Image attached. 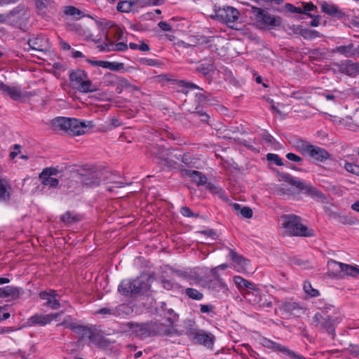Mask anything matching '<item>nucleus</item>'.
Returning <instances> with one entry per match:
<instances>
[{
	"instance_id": "obj_1",
	"label": "nucleus",
	"mask_w": 359,
	"mask_h": 359,
	"mask_svg": "<svg viewBox=\"0 0 359 359\" xmlns=\"http://www.w3.org/2000/svg\"><path fill=\"white\" fill-rule=\"evenodd\" d=\"M341 320L339 310L335 306L327 304L320 309V311L313 316V325L321 330H325L334 338L335 326Z\"/></svg>"
},
{
	"instance_id": "obj_2",
	"label": "nucleus",
	"mask_w": 359,
	"mask_h": 359,
	"mask_svg": "<svg viewBox=\"0 0 359 359\" xmlns=\"http://www.w3.org/2000/svg\"><path fill=\"white\" fill-rule=\"evenodd\" d=\"M51 126L55 132H64L69 135H81L86 133L87 126L76 118L57 117L51 121Z\"/></svg>"
},
{
	"instance_id": "obj_3",
	"label": "nucleus",
	"mask_w": 359,
	"mask_h": 359,
	"mask_svg": "<svg viewBox=\"0 0 359 359\" xmlns=\"http://www.w3.org/2000/svg\"><path fill=\"white\" fill-rule=\"evenodd\" d=\"M282 226L285 233L292 236L311 237L314 235L313 231L309 229L301 222V218L294 215H287L282 217Z\"/></svg>"
},
{
	"instance_id": "obj_4",
	"label": "nucleus",
	"mask_w": 359,
	"mask_h": 359,
	"mask_svg": "<svg viewBox=\"0 0 359 359\" xmlns=\"http://www.w3.org/2000/svg\"><path fill=\"white\" fill-rule=\"evenodd\" d=\"M72 86L80 93H93L97 90L96 85L88 78V74L81 69L72 70L69 75Z\"/></svg>"
},
{
	"instance_id": "obj_5",
	"label": "nucleus",
	"mask_w": 359,
	"mask_h": 359,
	"mask_svg": "<svg viewBox=\"0 0 359 359\" xmlns=\"http://www.w3.org/2000/svg\"><path fill=\"white\" fill-rule=\"evenodd\" d=\"M252 13L260 29H273L279 27L282 24V19L279 16H275L262 8L252 7Z\"/></svg>"
},
{
	"instance_id": "obj_6",
	"label": "nucleus",
	"mask_w": 359,
	"mask_h": 359,
	"mask_svg": "<svg viewBox=\"0 0 359 359\" xmlns=\"http://www.w3.org/2000/svg\"><path fill=\"white\" fill-rule=\"evenodd\" d=\"M170 316L161 320L151 321L152 334L154 336L172 335L175 333L174 322L176 314L172 310L168 311Z\"/></svg>"
},
{
	"instance_id": "obj_7",
	"label": "nucleus",
	"mask_w": 359,
	"mask_h": 359,
	"mask_svg": "<svg viewBox=\"0 0 359 359\" xmlns=\"http://www.w3.org/2000/svg\"><path fill=\"white\" fill-rule=\"evenodd\" d=\"M243 297L250 304L259 308H271L273 306L272 302L267 299V296L262 293L256 284H255V287L243 292Z\"/></svg>"
},
{
	"instance_id": "obj_8",
	"label": "nucleus",
	"mask_w": 359,
	"mask_h": 359,
	"mask_svg": "<svg viewBox=\"0 0 359 359\" xmlns=\"http://www.w3.org/2000/svg\"><path fill=\"white\" fill-rule=\"evenodd\" d=\"M144 288H147V283L140 278H138L121 281L118 287V290L121 294L129 296L136 294Z\"/></svg>"
},
{
	"instance_id": "obj_9",
	"label": "nucleus",
	"mask_w": 359,
	"mask_h": 359,
	"mask_svg": "<svg viewBox=\"0 0 359 359\" xmlns=\"http://www.w3.org/2000/svg\"><path fill=\"white\" fill-rule=\"evenodd\" d=\"M216 17L225 22L229 27H233L231 23H234L239 18L240 13L237 9L231 6H224L215 10Z\"/></svg>"
},
{
	"instance_id": "obj_10",
	"label": "nucleus",
	"mask_w": 359,
	"mask_h": 359,
	"mask_svg": "<svg viewBox=\"0 0 359 359\" xmlns=\"http://www.w3.org/2000/svg\"><path fill=\"white\" fill-rule=\"evenodd\" d=\"M126 326L128 332L141 339L153 337L151 321L145 323H128Z\"/></svg>"
},
{
	"instance_id": "obj_11",
	"label": "nucleus",
	"mask_w": 359,
	"mask_h": 359,
	"mask_svg": "<svg viewBox=\"0 0 359 359\" xmlns=\"http://www.w3.org/2000/svg\"><path fill=\"white\" fill-rule=\"evenodd\" d=\"M109 174L107 171L101 170H95L89 172L87 175H81L79 177L81 182L86 186L96 187L102 181H105Z\"/></svg>"
},
{
	"instance_id": "obj_12",
	"label": "nucleus",
	"mask_w": 359,
	"mask_h": 359,
	"mask_svg": "<svg viewBox=\"0 0 359 359\" xmlns=\"http://www.w3.org/2000/svg\"><path fill=\"white\" fill-rule=\"evenodd\" d=\"M207 287L219 297L229 295V288L226 284L219 278L210 280L207 283Z\"/></svg>"
},
{
	"instance_id": "obj_13",
	"label": "nucleus",
	"mask_w": 359,
	"mask_h": 359,
	"mask_svg": "<svg viewBox=\"0 0 359 359\" xmlns=\"http://www.w3.org/2000/svg\"><path fill=\"white\" fill-rule=\"evenodd\" d=\"M58 173V170L55 168H46L39 175V179L41 184L44 186H48L51 188H55L57 186L59 181L57 179L53 177Z\"/></svg>"
},
{
	"instance_id": "obj_14",
	"label": "nucleus",
	"mask_w": 359,
	"mask_h": 359,
	"mask_svg": "<svg viewBox=\"0 0 359 359\" xmlns=\"http://www.w3.org/2000/svg\"><path fill=\"white\" fill-rule=\"evenodd\" d=\"M178 169L182 177L190 178L193 182L198 186L207 183L206 176L199 171L186 169L181 166H179Z\"/></svg>"
},
{
	"instance_id": "obj_15",
	"label": "nucleus",
	"mask_w": 359,
	"mask_h": 359,
	"mask_svg": "<svg viewBox=\"0 0 359 359\" xmlns=\"http://www.w3.org/2000/svg\"><path fill=\"white\" fill-rule=\"evenodd\" d=\"M60 313H50L44 315L42 313H36L31 316L28 320L27 323L29 326L34 325H41L44 326L47 324L50 323L53 320H56V318L59 316Z\"/></svg>"
},
{
	"instance_id": "obj_16",
	"label": "nucleus",
	"mask_w": 359,
	"mask_h": 359,
	"mask_svg": "<svg viewBox=\"0 0 359 359\" xmlns=\"http://www.w3.org/2000/svg\"><path fill=\"white\" fill-rule=\"evenodd\" d=\"M13 188L6 177H0V203H8L11 199Z\"/></svg>"
},
{
	"instance_id": "obj_17",
	"label": "nucleus",
	"mask_w": 359,
	"mask_h": 359,
	"mask_svg": "<svg viewBox=\"0 0 359 359\" xmlns=\"http://www.w3.org/2000/svg\"><path fill=\"white\" fill-rule=\"evenodd\" d=\"M144 6L145 4L142 0L122 1L117 4L116 9L121 13H130L137 11L138 8Z\"/></svg>"
},
{
	"instance_id": "obj_18",
	"label": "nucleus",
	"mask_w": 359,
	"mask_h": 359,
	"mask_svg": "<svg viewBox=\"0 0 359 359\" xmlns=\"http://www.w3.org/2000/svg\"><path fill=\"white\" fill-rule=\"evenodd\" d=\"M320 6L322 12L332 18L341 19L345 16V13L333 3L324 1L320 4Z\"/></svg>"
},
{
	"instance_id": "obj_19",
	"label": "nucleus",
	"mask_w": 359,
	"mask_h": 359,
	"mask_svg": "<svg viewBox=\"0 0 359 359\" xmlns=\"http://www.w3.org/2000/svg\"><path fill=\"white\" fill-rule=\"evenodd\" d=\"M41 299L46 300V306L53 309H57L60 307L59 300L57 299L58 294L55 290H50L48 292L42 291L39 293Z\"/></svg>"
},
{
	"instance_id": "obj_20",
	"label": "nucleus",
	"mask_w": 359,
	"mask_h": 359,
	"mask_svg": "<svg viewBox=\"0 0 359 359\" xmlns=\"http://www.w3.org/2000/svg\"><path fill=\"white\" fill-rule=\"evenodd\" d=\"M216 70V67L212 60H204L196 67V72L201 74L209 79V83L212 79V74Z\"/></svg>"
},
{
	"instance_id": "obj_21",
	"label": "nucleus",
	"mask_w": 359,
	"mask_h": 359,
	"mask_svg": "<svg viewBox=\"0 0 359 359\" xmlns=\"http://www.w3.org/2000/svg\"><path fill=\"white\" fill-rule=\"evenodd\" d=\"M328 266L330 268H338L339 269V272H344L346 275L353 277L358 274V268L356 266H352L333 260L328 262Z\"/></svg>"
},
{
	"instance_id": "obj_22",
	"label": "nucleus",
	"mask_w": 359,
	"mask_h": 359,
	"mask_svg": "<svg viewBox=\"0 0 359 359\" xmlns=\"http://www.w3.org/2000/svg\"><path fill=\"white\" fill-rule=\"evenodd\" d=\"M60 325L74 330L77 334L81 335V337L83 339L87 338L90 340L91 337L94 332L92 329L86 326L76 325L75 323H68L66 320L63 321Z\"/></svg>"
},
{
	"instance_id": "obj_23",
	"label": "nucleus",
	"mask_w": 359,
	"mask_h": 359,
	"mask_svg": "<svg viewBox=\"0 0 359 359\" xmlns=\"http://www.w3.org/2000/svg\"><path fill=\"white\" fill-rule=\"evenodd\" d=\"M0 91L10 96L13 100L18 101L25 97L24 93L20 88L17 86H9L0 81Z\"/></svg>"
},
{
	"instance_id": "obj_24",
	"label": "nucleus",
	"mask_w": 359,
	"mask_h": 359,
	"mask_svg": "<svg viewBox=\"0 0 359 359\" xmlns=\"http://www.w3.org/2000/svg\"><path fill=\"white\" fill-rule=\"evenodd\" d=\"M307 155L319 162L325 161L330 158V154L327 150L313 144L310 147V149Z\"/></svg>"
},
{
	"instance_id": "obj_25",
	"label": "nucleus",
	"mask_w": 359,
	"mask_h": 359,
	"mask_svg": "<svg viewBox=\"0 0 359 359\" xmlns=\"http://www.w3.org/2000/svg\"><path fill=\"white\" fill-rule=\"evenodd\" d=\"M193 339L194 341L200 344L204 345L207 347H212L214 344L215 337L211 334H207L204 332H193Z\"/></svg>"
},
{
	"instance_id": "obj_26",
	"label": "nucleus",
	"mask_w": 359,
	"mask_h": 359,
	"mask_svg": "<svg viewBox=\"0 0 359 359\" xmlns=\"http://www.w3.org/2000/svg\"><path fill=\"white\" fill-rule=\"evenodd\" d=\"M21 290V288L12 285L0 287V298L16 299L20 297Z\"/></svg>"
},
{
	"instance_id": "obj_27",
	"label": "nucleus",
	"mask_w": 359,
	"mask_h": 359,
	"mask_svg": "<svg viewBox=\"0 0 359 359\" xmlns=\"http://www.w3.org/2000/svg\"><path fill=\"white\" fill-rule=\"evenodd\" d=\"M341 70L342 73L349 76L355 77L359 74V63L351 60H346L341 65Z\"/></svg>"
},
{
	"instance_id": "obj_28",
	"label": "nucleus",
	"mask_w": 359,
	"mask_h": 359,
	"mask_svg": "<svg viewBox=\"0 0 359 359\" xmlns=\"http://www.w3.org/2000/svg\"><path fill=\"white\" fill-rule=\"evenodd\" d=\"M229 257L236 264H237L235 267L237 268L238 271H242L249 264V260L245 259L243 256L238 255L231 249H229Z\"/></svg>"
},
{
	"instance_id": "obj_29",
	"label": "nucleus",
	"mask_w": 359,
	"mask_h": 359,
	"mask_svg": "<svg viewBox=\"0 0 359 359\" xmlns=\"http://www.w3.org/2000/svg\"><path fill=\"white\" fill-rule=\"evenodd\" d=\"M36 8L39 15H44L54 7L52 0H34Z\"/></svg>"
},
{
	"instance_id": "obj_30",
	"label": "nucleus",
	"mask_w": 359,
	"mask_h": 359,
	"mask_svg": "<svg viewBox=\"0 0 359 359\" xmlns=\"http://www.w3.org/2000/svg\"><path fill=\"white\" fill-rule=\"evenodd\" d=\"M29 48L34 50L44 52L47 49L46 40L42 37H34L28 41Z\"/></svg>"
},
{
	"instance_id": "obj_31",
	"label": "nucleus",
	"mask_w": 359,
	"mask_h": 359,
	"mask_svg": "<svg viewBox=\"0 0 359 359\" xmlns=\"http://www.w3.org/2000/svg\"><path fill=\"white\" fill-rule=\"evenodd\" d=\"M299 189L304 190L306 194H309L314 198L321 201L322 202L326 199L325 196L320 191L312 186L306 185L303 182L302 188H299Z\"/></svg>"
},
{
	"instance_id": "obj_32",
	"label": "nucleus",
	"mask_w": 359,
	"mask_h": 359,
	"mask_svg": "<svg viewBox=\"0 0 359 359\" xmlns=\"http://www.w3.org/2000/svg\"><path fill=\"white\" fill-rule=\"evenodd\" d=\"M355 48L353 43H351L346 46H337L333 49V53H339L346 57H352L355 56Z\"/></svg>"
},
{
	"instance_id": "obj_33",
	"label": "nucleus",
	"mask_w": 359,
	"mask_h": 359,
	"mask_svg": "<svg viewBox=\"0 0 359 359\" xmlns=\"http://www.w3.org/2000/svg\"><path fill=\"white\" fill-rule=\"evenodd\" d=\"M233 282L243 294V292L248 290L250 288H252V287H255L254 283H252L239 276H234Z\"/></svg>"
},
{
	"instance_id": "obj_34",
	"label": "nucleus",
	"mask_w": 359,
	"mask_h": 359,
	"mask_svg": "<svg viewBox=\"0 0 359 359\" xmlns=\"http://www.w3.org/2000/svg\"><path fill=\"white\" fill-rule=\"evenodd\" d=\"M27 8L24 4H19L18 6L11 10L6 16L4 15L6 18L5 22H6L7 20H11L13 18L27 16Z\"/></svg>"
},
{
	"instance_id": "obj_35",
	"label": "nucleus",
	"mask_w": 359,
	"mask_h": 359,
	"mask_svg": "<svg viewBox=\"0 0 359 359\" xmlns=\"http://www.w3.org/2000/svg\"><path fill=\"white\" fill-rule=\"evenodd\" d=\"M126 307L125 304H121L115 308H102L97 311V313L102 314L104 316H118L121 312Z\"/></svg>"
},
{
	"instance_id": "obj_36",
	"label": "nucleus",
	"mask_w": 359,
	"mask_h": 359,
	"mask_svg": "<svg viewBox=\"0 0 359 359\" xmlns=\"http://www.w3.org/2000/svg\"><path fill=\"white\" fill-rule=\"evenodd\" d=\"M7 21H8L13 27L25 30L28 22V16L15 17L11 18V20H7Z\"/></svg>"
},
{
	"instance_id": "obj_37",
	"label": "nucleus",
	"mask_w": 359,
	"mask_h": 359,
	"mask_svg": "<svg viewBox=\"0 0 359 359\" xmlns=\"http://www.w3.org/2000/svg\"><path fill=\"white\" fill-rule=\"evenodd\" d=\"M278 176L280 177V181H285L289 183L290 184L296 187L298 189L302 188V182L297 180L296 178L292 177L290 174L283 172L280 173Z\"/></svg>"
},
{
	"instance_id": "obj_38",
	"label": "nucleus",
	"mask_w": 359,
	"mask_h": 359,
	"mask_svg": "<svg viewBox=\"0 0 359 359\" xmlns=\"http://www.w3.org/2000/svg\"><path fill=\"white\" fill-rule=\"evenodd\" d=\"M311 145L309 142L301 139L297 140L294 144L296 149L303 155L308 154Z\"/></svg>"
},
{
	"instance_id": "obj_39",
	"label": "nucleus",
	"mask_w": 359,
	"mask_h": 359,
	"mask_svg": "<svg viewBox=\"0 0 359 359\" xmlns=\"http://www.w3.org/2000/svg\"><path fill=\"white\" fill-rule=\"evenodd\" d=\"M300 309L299 304L296 302H284L280 309L286 313L294 314V311Z\"/></svg>"
},
{
	"instance_id": "obj_40",
	"label": "nucleus",
	"mask_w": 359,
	"mask_h": 359,
	"mask_svg": "<svg viewBox=\"0 0 359 359\" xmlns=\"http://www.w3.org/2000/svg\"><path fill=\"white\" fill-rule=\"evenodd\" d=\"M60 219L67 224H71L80 220V217L70 211L66 212L60 217Z\"/></svg>"
},
{
	"instance_id": "obj_41",
	"label": "nucleus",
	"mask_w": 359,
	"mask_h": 359,
	"mask_svg": "<svg viewBox=\"0 0 359 359\" xmlns=\"http://www.w3.org/2000/svg\"><path fill=\"white\" fill-rule=\"evenodd\" d=\"M232 206L236 211L238 212L240 210L239 214L242 215V217L245 218H251L252 217V210L249 207L241 208V205L238 203H234Z\"/></svg>"
},
{
	"instance_id": "obj_42",
	"label": "nucleus",
	"mask_w": 359,
	"mask_h": 359,
	"mask_svg": "<svg viewBox=\"0 0 359 359\" xmlns=\"http://www.w3.org/2000/svg\"><path fill=\"white\" fill-rule=\"evenodd\" d=\"M185 294L191 299L199 301L203 298V294L196 289L188 287L185 290Z\"/></svg>"
},
{
	"instance_id": "obj_43",
	"label": "nucleus",
	"mask_w": 359,
	"mask_h": 359,
	"mask_svg": "<svg viewBox=\"0 0 359 359\" xmlns=\"http://www.w3.org/2000/svg\"><path fill=\"white\" fill-rule=\"evenodd\" d=\"M93 344L99 347H105L107 345V341L97 332L94 331L90 340Z\"/></svg>"
},
{
	"instance_id": "obj_44",
	"label": "nucleus",
	"mask_w": 359,
	"mask_h": 359,
	"mask_svg": "<svg viewBox=\"0 0 359 359\" xmlns=\"http://www.w3.org/2000/svg\"><path fill=\"white\" fill-rule=\"evenodd\" d=\"M304 292L311 297L319 296L320 292L318 290L313 288L309 281H305L303 285Z\"/></svg>"
},
{
	"instance_id": "obj_45",
	"label": "nucleus",
	"mask_w": 359,
	"mask_h": 359,
	"mask_svg": "<svg viewBox=\"0 0 359 359\" xmlns=\"http://www.w3.org/2000/svg\"><path fill=\"white\" fill-rule=\"evenodd\" d=\"M266 159L269 161L273 162L276 165L281 166L283 165V160L276 154H268L266 155Z\"/></svg>"
},
{
	"instance_id": "obj_46",
	"label": "nucleus",
	"mask_w": 359,
	"mask_h": 359,
	"mask_svg": "<svg viewBox=\"0 0 359 359\" xmlns=\"http://www.w3.org/2000/svg\"><path fill=\"white\" fill-rule=\"evenodd\" d=\"M130 48L133 50L139 49L141 51L146 52L149 50V46L144 42H142L141 44L138 45L135 43H129Z\"/></svg>"
},
{
	"instance_id": "obj_47",
	"label": "nucleus",
	"mask_w": 359,
	"mask_h": 359,
	"mask_svg": "<svg viewBox=\"0 0 359 359\" xmlns=\"http://www.w3.org/2000/svg\"><path fill=\"white\" fill-rule=\"evenodd\" d=\"M345 169L353 174L359 175V166L352 163H346L344 165Z\"/></svg>"
},
{
	"instance_id": "obj_48",
	"label": "nucleus",
	"mask_w": 359,
	"mask_h": 359,
	"mask_svg": "<svg viewBox=\"0 0 359 359\" xmlns=\"http://www.w3.org/2000/svg\"><path fill=\"white\" fill-rule=\"evenodd\" d=\"M180 213L184 217H198V214L194 213L191 211V210L189 208L187 207V206H183V207L181 208Z\"/></svg>"
},
{
	"instance_id": "obj_49",
	"label": "nucleus",
	"mask_w": 359,
	"mask_h": 359,
	"mask_svg": "<svg viewBox=\"0 0 359 359\" xmlns=\"http://www.w3.org/2000/svg\"><path fill=\"white\" fill-rule=\"evenodd\" d=\"M65 13L70 16L80 15L81 12L74 6H67L65 9Z\"/></svg>"
},
{
	"instance_id": "obj_50",
	"label": "nucleus",
	"mask_w": 359,
	"mask_h": 359,
	"mask_svg": "<svg viewBox=\"0 0 359 359\" xmlns=\"http://www.w3.org/2000/svg\"><path fill=\"white\" fill-rule=\"evenodd\" d=\"M193 115L194 116H198L201 118V121L204 123H208L210 118V116L203 111H196L193 112Z\"/></svg>"
},
{
	"instance_id": "obj_51",
	"label": "nucleus",
	"mask_w": 359,
	"mask_h": 359,
	"mask_svg": "<svg viewBox=\"0 0 359 359\" xmlns=\"http://www.w3.org/2000/svg\"><path fill=\"white\" fill-rule=\"evenodd\" d=\"M100 51L110 52L113 51L112 48V41L111 40L107 39V41L103 44L98 46Z\"/></svg>"
},
{
	"instance_id": "obj_52",
	"label": "nucleus",
	"mask_w": 359,
	"mask_h": 359,
	"mask_svg": "<svg viewBox=\"0 0 359 359\" xmlns=\"http://www.w3.org/2000/svg\"><path fill=\"white\" fill-rule=\"evenodd\" d=\"M112 48L113 51H124L128 48V46L124 42H118L117 43H114L112 41Z\"/></svg>"
},
{
	"instance_id": "obj_53",
	"label": "nucleus",
	"mask_w": 359,
	"mask_h": 359,
	"mask_svg": "<svg viewBox=\"0 0 359 359\" xmlns=\"http://www.w3.org/2000/svg\"><path fill=\"white\" fill-rule=\"evenodd\" d=\"M141 62L143 65L151 67H156L159 65V62L157 60L151 58H142L141 59Z\"/></svg>"
},
{
	"instance_id": "obj_54",
	"label": "nucleus",
	"mask_w": 359,
	"mask_h": 359,
	"mask_svg": "<svg viewBox=\"0 0 359 359\" xmlns=\"http://www.w3.org/2000/svg\"><path fill=\"white\" fill-rule=\"evenodd\" d=\"M124 68L123 63L116 62H111L109 69L111 71L117 72L121 70Z\"/></svg>"
},
{
	"instance_id": "obj_55",
	"label": "nucleus",
	"mask_w": 359,
	"mask_h": 359,
	"mask_svg": "<svg viewBox=\"0 0 359 359\" xmlns=\"http://www.w3.org/2000/svg\"><path fill=\"white\" fill-rule=\"evenodd\" d=\"M214 309V306L212 304H201L200 311L202 313H209Z\"/></svg>"
},
{
	"instance_id": "obj_56",
	"label": "nucleus",
	"mask_w": 359,
	"mask_h": 359,
	"mask_svg": "<svg viewBox=\"0 0 359 359\" xmlns=\"http://www.w3.org/2000/svg\"><path fill=\"white\" fill-rule=\"evenodd\" d=\"M286 158L289 161L297 162V163H301L302 161V158L300 156H299L293 153L287 154Z\"/></svg>"
},
{
	"instance_id": "obj_57",
	"label": "nucleus",
	"mask_w": 359,
	"mask_h": 359,
	"mask_svg": "<svg viewBox=\"0 0 359 359\" xmlns=\"http://www.w3.org/2000/svg\"><path fill=\"white\" fill-rule=\"evenodd\" d=\"M285 8L290 11L291 13H302V11L301 8L295 7L291 4H285Z\"/></svg>"
},
{
	"instance_id": "obj_58",
	"label": "nucleus",
	"mask_w": 359,
	"mask_h": 359,
	"mask_svg": "<svg viewBox=\"0 0 359 359\" xmlns=\"http://www.w3.org/2000/svg\"><path fill=\"white\" fill-rule=\"evenodd\" d=\"M158 26L165 32L172 31V26L165 21H161L158 22Z\"/></svg>"
},
{
	"instance_id": "obj_59",
	"label": "nucleus",
	"mask_w": 359,
	"mask_h": 359,
	"mask_svg": "<svg viewBox=\"0 0 359 359\" xmlns=\"http://www.w3.org/2000/svg\"><path fill=\"white\" fill-rule=\"evenodd\" d=\"M302 35L305 37H309L311 39L318 36V32L315 30H305Z\"/></svg>"
},
{
	"instance_id": "obj_60",
	"label": "nucleus",
	"mask_w": 359,
	"mask_h": 359,
	"mask_svg": "<svg viewBox=\"0 0 359 359\" xmlns=\"http://www.w3.org/2000/svg\"><path fill=\"white\" fill-rule=\"evenodd\" d=\"M304 13H306L309 11H312L317 9V6H315L312 2L306 3L304 6Z\"/></svg>"
},
{
	"instance_id": "obj_61",
	"label": "nucleus",
	"mask_w": 359,
	"mask_h": 359,
	"mask_svg": "<svg viewBox=\"0 0 359 359\" xmlns=\"http://www.w3.org/2000/svg\"><path fill=\"white\" fill-rule=\"evenodd\" d=\"M10 317V313L6 311L4 307H0V320H5Z\"/></svg>"
},
{
	"instance_id": "obj_62",
	"label": "nucleus",
	"mask_w": 359,
	"mask_h": 359,
	"mask_svg": "<svg viewBox=\"0 0 359 359\" xmlns=\"http://www.w3.org/2000/svg\"><path fill=\"white\" fill-rule=\"evenodd\" d=\"M206 187L211 192L215 193V194H219V191H222V189L220 188H219L218 187H217L211 183H208Z\"/></svg>"
},
{
	"instance_id": "obj_63",
	"label": "nucleus",
	"mask_w": 359,
	"mask_h": 359,
	"mask_svg": "<svg viewBox=\"0 0 359 359\" xmlns=\"http://www.w3.org/2000/svg\"><path fill=\"white\" fill-rule=\"evenodd\" d=\"M162 284L165 289L171 290L174 287V284L170 280L163 279L162 280Z\"/></svg>"
},
{
	"instance_id": "obj_64",
	"label": "nucleus",
	"mask_w": 359,
	"mask_h": 359,
	"mask_svg": "<svg viewBox=\"0 0 359 359\" xmlns=\"http://www.w3.org/2000/svg\"><path fill=\"white\" fill-rule=\"evenodd\" d=\"M177 275L186 280H190L191 279V276H190L189 274H188L187 272H184V271H177Z\"/></svg>"
}]
</instances>
